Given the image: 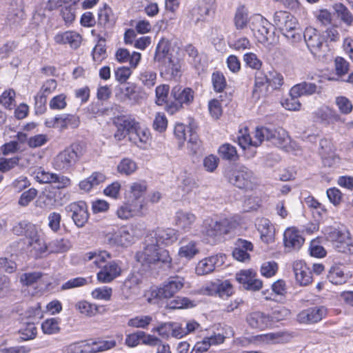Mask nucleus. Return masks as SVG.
<instances>
[{
    "instance_id": "f257e3e1",
    "label": "nucleus",
    "mask_w": 353,
    "mask_h": 353,
    "mask_svg": "<svg viewBox=\"0 0 353 353\" xmlns=\"http://www.w3.org/2000/svg\"><path fill=\"white\" fill-rule=\"evenodd\" d=\"M185 279L180 276H170L159 288L150 291L149 296H146V301L159 307L165 305V309H188L196 307L194 301L187 297L176 296L170 305L167 300L170 299L184 286Z\"/></svg>"
},
{
    "instance_id": "f03ea898",
    "label": "nucleus",
    "mask_w": 353,
    "mask_h": 353,
    "mask_svg": "<svg viewBox=\"0 0 353 353\" xmlns=\"http://www.w3.org/2000/svg\"><path fill=\"white\" fill-rule=\"evenodd\" d=\"M35 179L40 183H57V188L51 186L45 188L39 196L43 207L49 209L59 203V190L67 188L71 184V181L68 176L46 172L41 168L35 172Z\"/></svg>"
},
{
    "instance_id": "7ed1b4c3",
    "label": "nucleus",
    "mask_w": 353,
    "mask_h": 353,
    "mask_svg": "<svg viewBox=\"0 0 353 353\" xmlns=\"http://www.w3.org/2000/svg\"><path fill=\"white\" fill-rule=\"evenodd\" d=\"M136 259L146 268H151L152 265H163L170 268L172 264V258L169 252L161 248L147 234L143 243V249L136 254Z\"/></svg>"
},
{
    "instance_id": "20e7f679",
    "label": "nucleus",
    "mask_w": 353,
    "mask_h": 353,
    "mask_svg": "<svg viewBox=\"0 0 353 353\" xmlns=\"http://www.w3.org/2000/svg\"><path fill=\"white\" fill-rule=\"evenodd\" d=\"M83 155V148L78 143H73L60 152L54 159L53 168L61 172H69Z\"/></svg>"
},
{
    "instance_id": "39448f33",
    "label": "nucleus",
    "mask_w": 353,
    "mask_h": 353,
    "mask_svg": "<svg viewBox=\"0 0 353 353\" xmlns=\"http://www.w3.org/2000/svg\"><path fill=\"white\" fill-rule=\"evenodd\" d=\"M174 99L165 107V110L170 114H174L181 110L184 105H190L194 101V92L192 88L176 85L172 88L170 92Z\"/></svg>"
},
{
    "instance_id": "423d86ee",
    "label": "nucleus",
    "mask_w": 353,
    "mask_h": 353,
    "mask_svg": "<svg viewBox=\"0 0 353 353\" xmlns=\"http://www.w3.org/2000/svg\"><path fill=\"white\" fill-rule=\"evenodd\" d=\"M225 176L229 183L239 189L252 190L256 183L253 172L243 165L227 171Z\"/></svg>"
},
{
    "instance_id": "0eeeda50",
    "label": "nucleus",
    "mask_w": 353,
    "mask_h": 353,
    "mask_svg": "<svg viewBox=\"0 0 353 353\" xmlns=\"http://www.w3.org/2000/svg\"><path fill=\"white\" fill-rule=\"evenodd\" d=\"M307 50L314 57H319L327 48L324 34L316 28L307 27L303 34Z\"/></svg>"
},
{
    "instance_id": "6e6552de",
    "label": "nucleus",
    "mask_w": 353,
    "mask_h": 353,
    "mask_svg": "<svg viewBox=\"0 0 353 353\" xmlns=\"http://www.w3.org/2000/svg\"><path fill=\"white\" fill-rule=\"evenodd\" d=\"M230 230V222L228 219L218 221L208 218L203 221L201 232L205 236L215 240L217 237L229 233Z\"/></svg>"
},
{
    "instance_id": "1a4fd4ad",
    "label": "nucleus",
    "mask_w": 353,
    "mask_h": 353,
    "mask_svg": "<svg viewBox=\"0 0 353 353\" xmlns=\"http://www.w3.org/2000/svg\"><path fill=\"white\" fill-rule=\"evenodd\" d=\"M256 137H262V141H270L278 148L285 147L289 142L288 135L282 128L272 130L265 127L256 128Z\"/></svg>"
},
{
    "instance_id": "9d476101",
    "label": "nucleus",
    "mask_w": 353,
    "mask_h": 353,
    "mask_svg": "<svg viewBox=\"0 0 353 353\" xmlns=\"http://www.w3.org/2000/svg\"><path fill=\"white\" fill-rule=\"evenodd\" d=\"M225 255L217 254L200 260L196 266L195 272L199 276H203L214 272L216 267L225 263Z\"/></svg>"
},
{
    "instance_id": "9b49d317",
    "label": "nucleus",
    "mask_w": 353,
    "mask_h": 353,
    "mask_svg": "<svg viewBox=\"0 0 353 353\" xmlns=\"http://www.w3.org/2000/svg\"><path fill=\"white\" fill-rule=\"evenodd\" d=\"M252 23V30L256 31L261 36L259 40L261 42H268L272 37V25L261 14H255L250 17Z\"/></svg>"
},
{
    "instance_id": "f8f14e48",
    "label": "nucleus",
    "mask_w": 353,
    "mask_h": 353,
    "mask_svg": "<svg viewBox=\"0 0 353 353\" xmlns=\"http://www.w3.org/2000/svg\"><path fill=\"white\" fill-rule=\"evenodd\" d=\"M65 210L71 213V217L78 228L83 227L89 219L88 205L83 201L71 203L65 207Z\"/></svg>"
},
{
    "instance_id": "ddd939ff",
    "label": "nucleus",
    "mask_w": 353,
    "mask_h": 353,
    "mask_svg": "<svg viewBox=\"0 0 353 353\" xmlns=\"http://www.w3.org/2000/svg\"><path fill=\"white\" fill-rule=\"evenodd\" d=\"M147 235L160 245H170L176 242L179 237L178 232L172 228H157Z\"/></svg>"
},
{
    "instance_id": "4468645a",
    "label": "nucleus",
    "mask_w": 353,
    "mask_h": 353,
    "mask_svg": "<svg viewBox=\"0 0 353 353\" xmlns=\"http://www.w3.org/2000/svg\"><path fill=\"white\" fill-rule=\"evenodd\" d=\"M121 264V262L118 261L108 262L97 273L98 281L103 283H108L119 277L122 272Z\"/></svg>"
},
{
    "instance_id": "2eb2a0df",
    "label": "nucleus",
    "mask_w": 353,
    "mask_h": 353,
    "mask_svg": "<svg viewBox=\"0 0 353 353\" xmlns=\"http://www.w3.org/2000/svg\"><path fill=\"white\" fill-rule=\"evenodd\" d=\"M273 23L281 33L299 26L296 19L290 12L283 10L275 12L273 16Z\"/></svg>"
},
{
    "instance_id": "dca6fc26",
    "label": "nucleus",
    "mask_w": 353,
    "mask_h": 353,
    "mask_svg": "<svg viewBox=\"0 0 353 353\" xmlns=\"http://www.w3.org/2000/svg\"><path fill=\"white\" fill-rule=\"evenodd\" d=\"M279 321L278 316L272 317L259 310L252 312L247 318L248 323L253 328L265 329L272 325L274 321Z\"/></svg>"
},
{
    "instance_id": "f3484780",
    "label": "nucleus",
    "mask_w": 353,
    "mask_h": 353,
    "mask_svg": "<svg viewBox=\"0 0 353 353\" xmlns=\"http://www.w3.org/2000/svg\"><path fill=\"white\" fill-rule=\"evenodd\" d=\"M216 0H201L198 6L193 8L192 15L196 22L204 21L209 16L214 14Z\"/></svg>"
},
{
    "instance_id": "a211bd4d",
    "label": "nucleus",
    "mask_w": 353,
    "mask_h": 353,
    "mask_svg": "<svg viewBox=\"0 0 353 353\" xmlns=\"http://www.w3.org/2000/svg\"><path fill=\"white\" fill-rule=\"evenodd\" d=\"M7 10L6 22L10 26L17 25L23 19L22 0H10Z\"/></svg>"
},
{
    "instance_id": "6ab92c4d",
    "label": "nucleus",
    "mask_w": 353,
    "mask_h": 353,
    "mask_svg": "<svg viewBox=\"0 0 353 353\" xmlns=\"http://www.w3.org/2000/svg\"><path fill=\"white\" fill-rule=\"evenodd\" d=\"M322 92V87L314 83L302 81L292 87L290 90V95L294 97H309L314 94H320Z\"/></svg>"
},
{
    "instance_id": "aec40b11",
    "label": "nucleus",
    "mask_w": 353,
    "mask_h": 353,
    "mask_svg": "<svg viewBox=\"0 0 353 353\" xmlns=\"http://www.w3.org/2000/svg\"><path fill=\"white\" fill-rule=\"evenodd\" d=\"M253 250V244L245 239H238L234 243V248L232 251L233 257L241 262L250 259L249 252Z\"/></svg>"
},
{
    "instance_id": "412c9836",
    "label": "nucleus",
    "mask_w": 353,
    "mask_h": 353,
    "mask_svg": "<svg viewBox=\"0 0 353 353\" xmlns=\"http://www.w3.org/2000/svg\"><path fill=\"white\" fill-rule=\"evenodd\" d=\"M293 270L295 279L301 285H307L312 283V272L303 261H295L293 264Z\"/></svg>"
},
{
    "instance_id": "4be33fe9",
    "label": "nucleus",
    "mask_w": 353,
    "mask_h": 353,
    "mask_svg": "<svg viewBox=\"0 0 353 353\" xmlns=\"http://www.w3.org/2000/svg\"><path fill=\"white\" fill-rule=\"evenodd\" d=\"M295 336V334L288 331H279L276 332H270L265 334L258 335L263 342L272 343H285L290 341Z\"/></svg>"
},
{
    "instance_id": "5701e85b",
    "label": "nucleus",
    "mask_w": 353,
    "mask_h": 353,
    "mask_svg": "<svg viewBox=\"0 0 353 353\" xmlns=\"http://www.w3.org/2000/svg\"><path fill=\"white\" fill-rule=\"evenodd\" d=\"M284 245L286 249L298 250L304 243V239L295 228H288L283 234Z\"/></svg>"
},
{
    "instance_id": "b1692460",
    "label": "nucleus",
    "mask_w": 353,
    "mask_h": 353,
    "mask_svg": "<svg viewBox=\"0 0 353 353\" xmlns=\"http://www.w3.org/2000/svg\"><path fill=\"white\" fill-rule=\"evenodd\" d=\"M146 191L145 182H134L130 185V192L128 196V201L132 204H141V210L143 209V196Z\"/></svg>"
},
{
    "instance_id": "393cba45",
    "label": "nucleus",
    "mask_w": 353,
    "mask_h": 353,
    "mask_svg": "<svg viewBox=\"0 0 353 353\" xmlns=\"http://www.w3.org/2000/svg\"><path fill=\"white\" fill-rule=\"evenodd\" d=\"M32 310H26L25 316L27 321H24L23 327L19 330L21 339L23 341L34 339L37 334V328L32 319H34L31 316Z\"/></svg>"
},
{
    "instance_id": "a878e982",
    "label": "nucleus",
    "mask_w": 353,
    "mask_h": 353,
    "mask_svg": "<svg viewBox=\"0 0 353 353\" xmlns=\"http://www.w3.org/2000/svg\"><path fill=\"white\" fill-rule=\"evenodd\" d=\"M327 314V310H301L296 314L299 323L310 324L321 321Z\"/></svg>"
},
{
    "instance_id": "bb28decb",
    "label": "nucleus",
    "mask_w": 353,
    "mask_h": 353,
    "mask_svg": "<svg viewBox=\"0 0 353 353\" xmlns=\"http://www.w3.org/2000/svg\"><path fill=\"white\" fill-rule=\"evenodd\" d=\"M225 336L217 334L210 337H205L203 341L197 342L190 353H203L206 352L211 345L221 344L224 341Z\"/></svg>"
},
{
    "instance_id": "cd10ccee",
    "label": "nucleus",
    "mask_w": 353,
    "mask_h": 353,
    "mask_svg": "<svg viewBox=\"0 0 353 353\" xmlns=\"http://www.w3.org/2000/svg\"><path fill=\"white\" fill-rule=\"evenodd\" d=\"M109 241L112 245L127 247L134 241L132 230H130L126 228H121L115 232Z\"/></svg>"
},
{
    "instance_id": "c85d7f7f",
    "label": "nucleus",
    "mask_w": 353,
    "mask_h": 353,
    "mask_svg": "<svg viewBox=\"0 0 353 353\" xmlns=\"http://www.w3.org/2000/svg\"><path fill=\"white\" fill-rule=\"evenodd\" d=\"M256 225L261 234V239L263 242L269 243L273 241L274 230L268 219L261 218L257 219Z\"/></svg>"
},
{
    "instance_id": "c756f323",
    "label": "nucleus",
    "mask_w": 353,
    "mask_h": 353,
    "mask_svg": "<svg viewBox=\"0 0 353 353\" xmlns=\"http://www.w3.org/2000/svg\"><path fill=\"white\" fill-rule=\"evenodd\" d=\"M54 41L58 44H69L72 48L77 49L81 42V36L72 31H67L55 35Z\"/></svg>"
},
{
    "instance_id": "7c9ffc66",
    "label": "nucleus",
    "mask_w": 353,
    "mask_h": 353,
    "mask_svg": "<svg viewBox=\"0 0 353 353\" xmlns=\"http://www.w3.org/2000/svg\"><path fill=\"white\" fill-rule=\"evenodd\" d=\"M170 43L168 39H161L156 48L154 59L159 64H165L167 61H170Z\"/></svg>"
},
{
    "instance_id": "2f4dec72",
    "label": "nucleus",
    "mask_w": 353,
    "mask_h": 353,
    "mask_svg": "<svg viewBox=\"0 0 353 353\" xmlns=\"http://www.w3.org/2000/svg\"><path fill=\"white\" fill-rule=\"evenodd\" d=\"M106 180L105 174L100 172H94L90 176L79 183L81 190L90 192L92 188L103 183Z\"/></svg>"
},
{
    "instance_id": "473e14b6",
    "label": "nucleus",
    "mask_w": 353,
    "mask_h": 353,
    "mask_svg": "<svg viewBox=\"0 0 353 353\" xmlns=\"http://www.w3.org/2000/svg\"><path fill=\"white\" fill-rule=\"evenodd\" d=\"M115 19L110 7L105 4L103 8L98 10V25L104 28H110L114 24Z\"/></svg>"
},
{
    "instance_id": "72a5a7b5",
    "label": "nucleus",
    "mask_w": 353,
    "mask_h": 353,
    "mask_svg": "<svg viewBox=\"0 0 353 353\" xmlns=\"http://www.w3.org/2000/svg\"><path fill=\"white\" fill-rule=\"evenodd\" d=\"M195 221L196 216L191 212L179 211L176 213V225L184 231L189 230Z\"/></svg>"
},
{
    "instance_id": "f704fd0d",
    "label": "nucleus",
    "mask_w": 353,
    "mask_h": 353,
    "mask_svg": "<svg viewBox=\"0 0 353 353\" xmlns=\"http://www.w3.org/2000/svg\"><path fill=\"white\" fill-rule=\"evenodd\" d=\"M142 214L141 204H132L127 202V203L121 205L117 211V214L121 219H128L133 216L140 215Z\"/></svg>"
},
{
    "instance_id": "c9c22d12",
    "label": "nucleus",
    "mask_w": 353,
    "mask_h": 353,
    "mask_svg": "<svg viewBox=\"0 0 353 353\" xmlns=\"http://www.w3.org/2000/svg\"><path fill=\"white\" fill-rule=\"evenodd\" d=\"M57 118L59 119L58 128L61 130H64L68 128L75 129L78 128L80 124L79 117L76 114H58Z\"/></svg>"
},
{
    "instance_id": "e433bc0d",
    "label": "nucleus",
    "mask_w": 353,
    "mask_h": 353,
    "mask_svg": "<svg viewBox=\"0 0 353 353\" xmlns=\"http://www.w3.org/2000/svg\"><path fill=\"white\" fill-rule=\"evenodd\" d=\"M110 258V254L105 250L88 252L83 256L85 262H91L97 268H101V263Z\"/></svg>"
},
{
    "instance_id": "4c0bfd02",
    "label": "nucleus",
    "mask_w": 353,
    "mask_h": 353,
    "mask_svg": "<svg viewBox=\"0 0 353 353\" xmlns=\"http://www.w3.org/2000/svg\"><path fill=\"white\" fill-rule=\"evenodd\" d=\"M316 114L317 117L326 124L334 123L335 122H343L341 116L335 110L328 107L319 109Z\"/></svg>"
},
{
    "instance_id": "58836bf2",
    "label": "nucleus",
    "mask_w": 353,
    "mask_h": 353,
    "mask_svg": "<svg viewBox=\"0 0 353 353\" xmlns=\"http://www.w3.org/2000/svg\"><path fill=\"white\" fill-rule=\"evenodd\" d=\"M117 128H122L124 129L130 136L132 135L136 129L139 127V123L131 116H121L117 119L114 121Z\"/></svg>"
},
{
    "instance_id": "ea45409f",
    "label": "nucleus",
    "mask_w": 353,
    "mask_h": 353,
    "mask_svg": "<svg viewBox=\"0 0 353 353\" xmlns=\"http://www.w3.org/2000/svg\"><path fill=\"white\" fill-rule=\"evenodd\" d=\"M324 234L326 239L332 242L342 243L347 238V234L334 227H327L324 229Z\"/></svg>"
},
{
    "instance_id": "a19ab883",
    "label": "nucleus",
    "mask_w": 353,
    "mask_h": 353,
    "mask_svg": "<svg viewBox=\"0 0 353 353\" xmlns=\"http://www.w3.org/2000/svg\"><path fill=\"white\" fill-rule=\"evenodd\" d=\"M28 245L31 248L30 252L35 258L42 257L48 249V246L41 237L29 241Z\"/></svg>"
},
{
    "instance_id": "79ce46f5",
    "label": "nucleus",
    "mask_w": 353,
    "mask_h": 353,
    "mask_svg": "<svg viewBox=\"0 0 353 353\" xmlns=\"http://www.w3.org/2000/svg\"><path fill=\"white\" fill-rule=\"evenodd\" d=\"M334 9L341 21L347 26H353V14L345 6L341 3H336Z\"/></svg>"
},
{
    "instance_id": "37998d69",
    "label": "nucleus",
    "mask_w": 353,
    "mask_h": 353,
    "mask_svg": "<svg viewBox=\"0 0 353 353\" xmlns=\"http://www.w3.org/2000/svg\"><path fill=\"white\" fill-rule=\"evenodd\" d=\"M119 91L123 95L121 100L128 99L134 103H139V97L136 94V85L134 83H127L125 85L119 88Z\"/></svg>"
},
{
    "instance_id": "c03bdc74",
    "label": "nucleus",
    "mask_w": 353,
    "mask_h": 353,
    "mask_svg": "<svg viewBox=\"0 0 353 353\" xmlns=\"http://www.w3.org/2000/svg\"><path fill=\"white\" fill-rule=\"evenodd\" d=\"M327 279L330 282L335 285H341L345 283L347 280L343 270L338 266H332L327 275Z\"/></svg>"
},
{
    "instance_id": "a18cd8bd",
    "label": "nucleus",
    "mask_w": 353,
    "mask_h": 353,
    "mask_svg": "<svg viewBox=\"0 0 353 353\" xmlns=\"http://www.w3.org/2000/svg\"><path fill=\"white\" fill-rule=\"evenodd\" d=\"M249 20H250V19H249L248 10L244 6L238 8L234 17V24L236 28L239 30L245 28L247 26Z\"/></svg>"
},
{
    "instance_id": "49530a36",
    "label": "nucleus",
    "mask_w": 353,
    "mask_h": 353,
    "mask_svg": "<svg viewBox=\"0 0 353 353\" xmlns=\"http://www.w3.org/2000/svg\"><path fill=\"white\" fill-rule=\"evenodd\" d=\"M199 252V249L195 241H190L186 245H182L179 250V256L188 260L192 259Z\"/></svg>"
},
{
    "instance_id": "de8ad7c7",
    "label": "nucleus",
    "mask_w": 353,
    "mask_h": 353,
    "mask_svg": "<svg viewBox=\"0 0 353 353\" xmlns=\"http://www.w3.org/2000/svg\"><path fill=\"white\" fill-rule=\"evenodd\" d=\"M170 91V87L168 85L163 84L157 86L155 90V103L157 105H167L170 102L168 101V94Z\"/></svg>"
},
{
    "instance_id": "09e8293b",
    "label": "nucleus",
    "mask_w": 353,
    "mask_h": 353,
    "mask_svg": "<svg viewBox=\"0 0 353 353\" xmlns=\"http://www.w3.org/2000/svg\"><path fill=\"white\" fill-rule=\"evenodd\" d=\"M316 22L321 26L326 27L332 23V14L327 9H320L314 13Z\"/></svg>"
},
{
    "instance_id": "8fccbe9b",
    "label": "nucleus",
    "mask_w": 353,
    "mask_h": 353,
    "mask_svg": "<svg viewBox=\"0 0 353 353\" xmlns=\"http://www.w3.org/2000/svg\"><path fill=\"white\" fill-rule=\"evenodd\" d=\"M219 154L223 159L235 161L237 157L236 148L230 143H224L219 147Z\"/></svg>"
},
{
    "instance_id": "3c124183",
    "label": "nucleus",
    "mask_w": 353,
    "mask_h": 353,
    "mask_svg": "<svg viewBox=\"0 0 353 353\" xmlns=\"http://www.w3.org/2000/svg\"><path fill=\"white\" fill-rule=\"evenodd\" d=\"M239 144L243 148L245 149L248 146L257 147L262 143V137H256V130L254 132V138H251L249 134H244L238 138Z\"/></svg>"
},
{
    "instance_id": "603ef678",
    "label": "nucleus",
    "mask_w": 353,
    "mask_h": 353,
    "mask_svg": "<svg viewBox=\"0 0 353 353\" xmlns=\"http://www.w3.org/2000/svg\"><path fill=\"white\" fill-rule=\"evenodd\" d=\"M59 321L55 318L48 319L41 324V329L46 334H54L59 332Z\"/></svg>"
},
{
    "instance_id": "864d4df0",
    "label": "nucleus",
    "mask_w": 353,
    "mask_h": 353,
    "mask_svg": "<svg viewBox=\"0 0 353 353\" xmlns=\"http://www.w3.org/2000/svg\"><path fill=\"white\" fill-rule=\"evenodd\" d=\"M106 58V49L105 39L100 38L97 44L92 50V59L94 61L100 63Z\"/></svg>"
},
{
    "instance_id": "5fc2aeb1",
    "label": "nucleus",
    "mask_w": 353,
    "mask_h": 353,
    "mask_svg": "<svg viewBox=\"0 0 353 353\" xmlns=\"http://www.w3.org/2000/svg\"><path fill=\"white\" fill-rule=\"evenodd\" d=\"M215 293L221 298L230 296L233 292V288L228 281H223L213 285Z\"/></svg>"
},
{
    "instance_id": "6e6d98bb",
    "label": "nucleus",
    "mask_w": 353,
    "mask_h": 353,
    "mask_svg": "<svg viewBox=\"0 0 353 353\" xmlns=\"http://www.w3.org/2000/svg\"><path fill=\"white\" fill-rule=\"evenodd\" d=\"M150 130L146 128H141L140 124L137 128L136 132H134L130 139L133 140L134 143L139 141L140 143H145L150 139Z\"/></svg>"
},
{
    "instance_id": "4d7b16f0",
    "label": "nucleus",
    "mask_w": 353,
    "mask_h": 353,
    "mask_svg": "<svg viewBox=\"0 0 353 353\" xmlns=\"http://www.w3.org/2000/svg\"><path fill=\"white\" fill-rule=\"evenodd\" d=\"M335 103L340 112L343 114H348L352 112L353 105L350 99L343 96L336 97Z\"/></svg>"
},
{
    "instance_id": "13d9d810",
    "label": "nucleus",
    "mask_w": 353,
    "mask_h": 353,
    "mask_svg": "<svg viewBox=\"0 0 353 353\" xmlns=\"http://www.w3.org/2000/svg\"><path fill=\"white\" fill-rule=\"evenodd\" d=\"M70 248V243L67 239H59L52 241L48 245L51 252H64Z\"/></svg>"
},
{
    "instance_id": "bf43d9fd",
    "label": "nucleus",
    "mask_w": 353,
    "mask_h": 353,
    "mask_svg": "<svg viewBox=\"0 0 353 353\" xmlns=\"http://www.w3.org/2000/svg\"><path fill=\"white\" fill-rule=\"evenodd\" d=\"M117 169L119 173L129 175L136 170L137 165L132 160L124 159L119 163Z\"/></svg>"
},
{
    "instance_id": "052dcab7",
    "label": "nucleus",
    "mask_w": 353,
    "mask_h": 353,
    "mask_svg": "<svg viewBox=\"0 0 353 353\" xmlns=\"http://www.w3.org/2000/svg\"><path fill=\"white\" fill-rule=\"evenodd\" d=\"M212 82L215 92H221L226 86L224 75L220 72H215L212 75Z\"/></svg>"
},
{
    "instance_id": "680f3d73",
    "label": "nucleus",
    "mask_w": 353,
    "mask_h": 353,
    "mask_svg": "<svg viewBox=\"0 0 353 353\" xmlns=\"http://www.w3.org/2000/svg\"><path fill=\"white\" fill-rule=\"evenodd\" d=\"M319 154L322 159L332 157L334 154L333 145L330 140L323 139L319 142Z\"/></svg>"
},
{
    "instance_id": "e2e57ef3",
    "label": "nucleus",
    "mask_w": 353,
    "mask_h": 353,
    "mask_svg": "<svg viewBox=\"0 0 353 353\" xmlns=\"http://www.w3.org/2000/svg\"><path fill=\"white\" fill-rule=\"evenodd\" d=\"M282 34L285 37L287 41L293 46H296L302 40V34L299 32L298 26L292 30H287Z\"/></svg>"
},
{
    "instance_id": "0e129e2a",
    "label": "nucleus",
    "mask_w": 353,
    "mask_h": 353,
    "mask_svg": "<svg viewBox=\"0 0 353 353\" xmlns=\"http://www.w3.org/2000/svg\"><path fill=\"white\" fill-rule=\"evenodd\" d=\"M154 130L159 132H164L168 126V119L164 113L157 112L155 114L152 124Z\"/></svg>"
},
{
    "instance_id": "69168bd1",
    "label": "nucleus",
    "mask_w": 353,
    "mask_h": 353,
    "mask_svg": "<svg viewBox=\"0 0 353 353\" xmlns=\"http://www.w3.org/2000/svg\"><path fill=\"white\" fill-rule=\"evenodd\" d=\"M19 163V157H1L0 158V172L3 173L7 172L18 165Z\"/></svg>"
},
{
    "instance_id": "338daca9",
    "label": "nucleus",
    "mask_w": 353,
    "mask_h": 353,
    "mask_svg": "<svg viewBox=\"0 0 353 353\" xmlns=\"http://www.w3.org/2000/svg\"><path fill=\"white\" fill-rule=\"evenodd\" d=\"M349 63L343 57H337L334 59V68L336 74L341 77L347 74L349 71Z\"/></svg>"
},
{
    "instance_id": "774afa93",
    "label": "nucleus",
    "mask_w": 353,
    "mask_h": 353,
    "mask_svg": "<svg viewBox=\"0 0 353 353\" xmlns=\"http://www.w3.org/2000/svg\"><path fill=\"white\" fill-rule=\"evenodd\" d=\"M139 79L145 86L150 88L156 83L157 74L153 71L146 70L140 74Z\"/></svg>"
}]
</instances>
